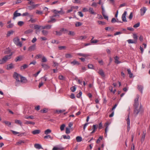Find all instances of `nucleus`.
<instances>
[{
  "instance_id": "nucleus-1",
  "label": "nucleus",
  "mask_w": 150,
  "mask_h": 150,
  "mask_svg": "<svg viewBox=\"0 0 150 150\" xmlns=\"http://www.w3.org/2000/svg\"><path fill=\"white\" fill-rule=\"evenodd\" d=\"M139 96L137 95L136 98L134 99V114L135 116H137L138 113L140 111L142 108V106L140 104L139 105L138 102Z\"/></svg>"
},
{
  "instance_id": "nucleus-2",
  "label": "nucleus",
  "mask_w": 150,
  "mask_h": 150,
  "mask_svg": "<svg viewBox=\"0 0 150 150\" xmlns=\"http://www.w3.org/2000/svg\"><path fill=\"white\" fill-rule=\"evenodd\" d=\"M5 54H8V55L5 56L3 58L0 60V64L5 63L8 60L11 58V57L13 54V53L11 52L10 50L9 49H6L4 52Z\"/></svg>"
},
{
  "instance_id": "nucleus-3",
  "label": "nucleus",
  "mask_w": 150,
  "mask_h": 150,
  "mask_svg": "<svg viewBox=\"0 0 150 150\" xmlns=\"http://www.w3.org/2000/svg\"><path fill=\"white\" fill-rule=\"evenodd\" d=\"M13 42L17 46L21 47L22 46V44L19 41V39L18 38L16 37L13 39Z\"/></svg>"
},
{
  "instance_id": "nucleus-4",
  "label": "nucleus",
  "mask_w": 150,
  "mask_h": 150,
  "mask_svg": "<svg viewBox=\"0 0 150 150\" xmlns=\"http://www.w3.org/2000/svg\"><path fill=\"white\" fill-rule=\"evenodd\" d=\"M22 76L18 74L16 72H15L13 75V77L14 78L16 79V81L17 82H20V80H19V78L21 79V77Z\"/></svg>"
},
{
  "instance_id": "nucleus-5",
  "label": "nucleus",
  "mask_w": 150,
  "mask_h": 150,
  "mask_svg": "<svg viewBox=\"0 0 150 150\" xmlns=\"http://www.w3.org/2000/svg\"><path fill=\"white\" fill-rule=\"evenodd\" d=\"M129 113L128 114L127 116V118L126 120L127 121V131L129 132L130 129V120L129 119Z\"/></svg>"
},
{
  "instance_id": "nucleus-6",
  "label": "nucleus",
  "mask_w": 150,
  "mask_h": 150,
  "mask_svg": "<svg viewBox=\"0 0 150 150\" xmlns=\"http://www.w3.org/2000/svg\"><path fill=\"white\" fill-rule=\"evenodd\" d=\"M18 11H16L13 13V20H15L16 18L18 16H21V14L20 13H18Z\"/></svg>"
},
{
  "instance_id": "nucleus-7",
  "label": "nucleus",
  "mask_w": 150,
  "mask_h": 150,
  "mask_svg": "<svg viewBox=\"0 0 150 150\" xmlns=\"http://www.w3.org/2000/svg\"><path fill=\"white\" fill-rule=\"evenodd\" d=\"M127 13V12L126 11H125L122 14V19L123 21L124 22H127V21L126 19V15Z\"/></svg>"
},
{
  "instance_id": "nucleus-8",
  "label": "nucleus",
  "mask_w": 150,
  "mask_h": 150,
  "mask_svg": "<svg viewBox=\"0 0 150 150\" xmlns=\"http://www.w3.org/2000/svg\"><path fill=\"white\" fill-rule=\"evenodd\" d=\"M147 10L146 8L145 7H143L140 9V14L142 16L144 15Z\"/></svg>"
},
{
  "instance_id": "nucleus-9",
  "label": "nucleus",
  "mask_w": 150,
  "mask_h": 150,
  "mask_svg": "<svg viewBox=\"0 0 150 150\" xmlns=\"http://www.w3.org/2000/svg\"><path fill=\"white\" fill-rule=\"evenodd\" d=\"M36 49V45L35 44L30 46L28 48V51L31 52L35 50Z\"/></svg>"
},
{
  "instance_id": "nucleus-10",
  "label": "nucleus",
  "mask_w": 150,
  "mask_h": 150,
  "mask_svg": "<svg viewBox=\"0 0 150 150\" xmlns=\"http://www.w3.org/2000/svg\"><path fill=\"white\" fill-rule=\"evenodd\" d=\"M21 80L20 81L23 83H26L28 82V80L25 77L22 76L21 77Z\"/></svg>"
},
{
  "instance_id": "nucleus-11",
  "label": "nucleus",
  "mask_w": 150,
  "mask_h": 150,
  "mask_svg": "<svg viewBox=\"0 0 150 150\" xmlns=\"http://www.w3.org/2000/svg\"><path fill=\"white\" fill-rule=\"evenodd\" d=\"M42 26L39 25H35L34 26V29L36 30V33H37V32L38 31V30L41 28Z\"/></svg>"
},
{
  "instance_id": "nucleus-12",
  "label": "nucleus",
  "mask_w": 150,
  "mask_h": 150,
  "mask_svg": "<svg viewBox=\"0 0 150 150\" xmlns=\"http://www.w3.org/2000/svg\"><path fill=\"white\" fill-rule=\"evenodd\" d=\"M77 54L80 56H82L85 57L90 56H91L89 54H84L82 53H79Z\"/></svg>"
},
{
  "instance_id": "nucleus-13",
  "label": "nucleus",
  "mask_w": 150,
  "mask_h": 150,
  "mask_svg": "<svg viewBox=\"0 0 150 150\" xmlns=\"http://www.w3.org/2000/svg\"><path fill=\"white\" fill-rule=\"evenodd\" d=\"M137 88L138 90L141 92V93H142L144 88L143 86L140 85H138Z\"/></svg>"
},
{
  "instance_id": "nucleus-14",
  "label": "nucleus",
  "mask_w": 150,
  "mask_h": 150,
  "mask_svg": "<svg viewBox=\"0 0 150 150\" xmlns=\"http://www.w3.org/2000/svg\"><path fill=\"white\" fill-rule=\"evenodd\" d=\"M41 66L45 70L49 68V67L46 64H42Z\"/></svg>"
},
{
  "instance_id": "nucleus-15",
  "label": "nucleus",
  "mask_w": 150,
  "mask_h": 150,
  "mask_svg": "<svg viewBox=\"0 0 150 150\" xmlns=\"http://www.w3.org/2000/svg\"><path fill=\"white\" fill-rule=\"evenodd\" d=\"M41 132V131L39 129H36L32 132V133L34 135L39 134Z\"/></svg>"
},
{
  "instance_id": "nucleus-16",
  "label": "nucleus",
  "mask_w": 150,
  "mask_h": 150,
  "mask_svg": "<svg viewBox=\"0 0 150 150\" xmlns=\"http://www.w3.org/2000/svg\"><path fill=\"white\" fill-rule=\"evenodd\" d=\"M88 11L91 14H92L95 15L96 14V13L94 11L93 8H92L90 7Z\"/></svg>"
},
{
  "instance_id": "nucleus-17",
  "label": "nucleus",
  "mask_w": 150,
  "mask_h": 150,
  "mask_svg": "<svg viewBox=\"0 0 150 150\" xmlns=\"http://www.w3.org/2000/svg\"><path fill=\"white\" fill-rule=\"evenodd\" d=\"M98 73L100 74L102 76L104 77L105 76V74L103 70L101 69H100L99 70Z\"/></svg>"
},
{
  "instance_id": "nucleus-18",
  "label": "nucleus",
  "mask_w": 150,
  "mask_h": 150,
  "mask_svg": "<svg viewBox=\"0 0 150 150\" xmlns=\"http://www.w3.org/2000/svg\"><path fill=\"white\" fill-rule=\"evenodd\" d=\"M71 64L72 65H79L80 64V63L78 62L75 60H74L73 61L71 62Z\"/></svg>"
},
{
  "instance_id": "nucleus-19",
  "label": "nucleus",
  "mask_w": 150,
  "mask_h": 150,
  "mask_svg": "<svg viewBox=\"0 0 150 150\" xmlns=\"http://www.w3.org/2000/svg\"><path fill=\"white\" fill-rule=\"evenodd\" d=\"M22 16H28L30 17H32L33 15L30 14L28 12H26L22 14Z\"/></svg>"
},
{
  "instance_id": "nucleus-20",
  "label": "nucleus",
  "mask_w": 150,
  "mask_h": 150,
  "mask_svg": "<svg viewBox=\"0 0 150 150\" xmlns=\"http://www.w3.org/2000/svg\"><path fill=\"white\" fill-rule=\"evenodd\" d=\"M13 68V64L11 63L7 65V69H10Z\"/></svg>"
},
{
  "instance_id": "nucleus-21",
  "label": "nucleus",
  "mask_w": 150,
  "mask_h": 150,
  "mask_svg": "<svg viewBox=\"0 0 150 150\" xmlns=\"http://www.w3.org/2000/svg\"><path fill=\"white\" fill-rule=\"evenodd\" d=\"M115 63L117 64H119L121 63V62L119 61L118 60V59H119V58L117 56H115Z\"/></svg>"
},
{
  "instance_id": "nucleus-22",
  "label": "nucleus",
  "mask_w": 150,
  "mask_h": 150,
  "mask_svg": "<svg viewBox=\"0 0 150 150\" xmlns=\"http://www.w3.org/2000/svg\"><path fill=\"white\" fill-rule=\"evenodd\" d=\"M34 147L35 148L38 149H40L42 148L41 145L38 144H35L34 145Z\"/></svg>"
},
{
  "instance_id": "nucleus-23",
  "label": "nucleus",
  "mask_w": 150,
  "mask_h": 150,
  "mask_svg": "<svg viewBox=\"0 0 150 150\" xmlns=\"http://www.w3.org/2000/svg\"><path fill=\"white\" fill-rule=\"evenodd\" d=\"M50 18H51V20H49L47 21V22L48 23H50L51 22H55L56 21V20L54 18H52V16H51L50 17Z\"/></svg>"
},
{
  "instance_id": "nucleus-24",
  "label": "nucleus",
  "mask_w": 150,
  "mask_h": 150,
  "mask_svg": "<svg viewBox=\"0 0 150 150\" xmlns=\"http://www.w3.org/2000/svg\"><path fill=\"white\" fill-rule=\"evenodd\" d=\"M22 59V57L21 56H20L16 57L15 59V61L16 62L21 61Z\"/></svg>"
},
{
  "instance_id": "nucleus-25",
  "label": "nucleus",
  "mask_w": 150,
  "mask_h": 150,
  "mask_svg": "<svg viewBox=\"0 0 150 150\" xmlns=\"http://www.w3.org/2000/svg\"><path fill=\"white\" fill-rule=\"evenodd\" d=\"M24 124L28 125V124H31L34 125L35 124V122H33L29 121H25V122L24 123Z\"/></svg>"
},
{
  "instance_id": "nucleus-26",
  "label": "nucleus",
  "mask_w": 150,
  "mask_h": 150,
  "mask_svg": "<svg viewBox=\"0 0 150 150\" xmlns=\"http://www.w3.org/2000/svg\"><path fill=\"white\" fill-rule=\"evenodd\" d=\"M76 140L77 142H80L82 141V138L80 136H77L76 137Z\"/></svg>"
},
{
  "instance_id": "nucleus-27",
  "label": "nucleus",
  "mask_w": 150,
  "mask_h": 150,
  "mask_svg": "<svg viewBox=\"0 0 150 150\" xmlns=\"http://www.w3.org/2000/svg\"><path fill=\"white\" fill-rule=\"evenodd\" d=\"M14 31L13 30H11L8 31L7 34V37H8L10 36L11 35H12Z\"/></svg>"
},
{
  "instance_id": "nucleus-28",
  "label": "nucleus",
  "mask_w": 150,
  "mask_h": 150,
  "mask_svg": "<svg viewBox=\"0 0 150 150\" xmlns=\"http://www.w3.org/2000/svg\"><path fill=\"white\" fill-rule=\"evenodd\" d=\"M33 32V30L32 29H30L25 31L24 33L25 34H29Z\"/></svg>"
},
{
  "instance_id": "nucleus-29",
  "label": "nucleus",
  "mask_w": 150,
  "mask_h": 150,
  "mask_svg": "<svg viewBox=\"0 0 150 150\" xmlns=\"http://www.w3.org/2000/svg\"><path fill=\"white\" fill-rule=\"evenodd\" d=\"M47 61V60L46 57L44 56H43L42 57L41 62L43 63L46 62Z\"/></svg>"
},
{
  "instance_id": "nucleus-30",
  "label": "nucleus",
  "mask_w": 150,
  "mask_h": 150,
  "mask_svg": "<svg viewBox=\"0 0 150 150\" xmlns=\"http://www.w3.org/2000/svg\"><path fill=\"white\" fill-rule=\"evenodd\" d=\"M127 71L128 72V74H129V77L130 78H131L133 74H132L131 72V71L129 69H127Z\"/></svg>"
},
{
  "instance_id": "nucleus-31",
  "label": "nucleus",
  "mask_w": 150,
  "mask_h": 150,
  "mask_svg": "<svg viewBox=\"0 0 150 150\" xmlns=\"http://www.w3.org/2000/svg\"><path fill=\"white\" fill-rule=\"evenodd\" d=\"M51 132V130L49 129H48L45 131V134L47 135Z\"/></svg>"
},
{
  "instance_id": "nucleus-32",
  "label": "nucleus",
  "mask_w": 150,
  "mask_h": 150,
  "mask_svg": "<svg viewBox=\"0 0 150 150\" xmlns=\"http://www.w3.org/2000/svg\"><path fill=\"white\" fill-rule=\"evenodd\" d=\"M65 57L66 58H71L72 57V56L70 54H66L65 55Z\"/></svg>"
},
{
  "instance_id": "nucleus-33",
  "label": "nucleus",
  "mask_w": 150,
  "mask_h": 150,
  "mask_svg": "<svg viewBox=\"0 0 150 150\" xmlns=\"http://www.w3.org/2000/svg\"><path fill=\"white\" fill-rule=\"evenodd\" d=\"M28 67V65L26 64H24L21 67V69H25L27 68Z\"/></svg>"
},
{
  "instance_id": "nucleus-34",
  "label": "nucleus",
  "mask_w": 150,
  "mask_h": 150,
  "mask_svg": "<svg viewBox=\"0 0 150 150\" xmlns=\"http://www.w3.org/2000/svg\"><path fill=\"white\" fill-rule=\"evenodd\" d=\"M127 42L129 44L131 43H136V41H133L131 39H129L127 40Z\"/></svg>"
},
{
  "instance_id": "nucleus-35",
  "label": "nucleus",
  "mask_w": 150,
  "mask_h": 150,
  "mask_svg": "<svg viewBox=\"0 0 150 150\" xmlns=\"http://www.w3.org/2000/svg\"><path fill=\"white\" fill-rule=\"evenodd\" d=\"M82 25V23L79 22H76L75 24L76 27H79L81 26Z\"/></svg>"
},
{
  "instance_id": "nucleus-36",
  "label": "nucleus",
  "mask_w": 150,
  "mask_h": 150,
  "mask_svg": "<svg viewBox=\"0 0 150 150\" xmlns=\"http://www.w3.org/2000/svg\"><path fill=\"white\" fill-rule=\"evenodd\" d=\"M62 137H63V138L64 139H70V136L69 135H68L67 136L65 135H63L62 136Z\"/></svg>"
},
{
  "instance_id": "nucleus-37",
  "label": "nucleus",
  "mask_w": 150,
  "mask_h": 150,
  "mask_svg": "<svg viewBox=\"0 0 150 150\" xmlns=\"http://www.w3.org/2000/svg\"><path fill=\"white\" fill-rule=\"evenodd\" d=\"M42 34L44 35H46L48 34V32L46 30H43L42 31Z\"/></svg>"
},
{
  "instance_id": "nucleus-38",
  "label": "nucleus",
  "mask_w": 150,
  "mask_h": 150,
  "mask_svg": "<svg viewBox=\"0 0 150 150\" xmlns=\"http://www.w3.org/2000/svg\"><path fill=\"white\" fill-rule=\"evenodd\" d=\"M60 31L61 32H63L64 33H66L68 32V30L67 29L64 28H62L61 29Z\"/></svg>"
},
{
  "instance_id": "nucleus-39",
  "label": "nucleus",
  "mask_w": 150,
  "mask_h": 150,
  "mask_svg": "<svg viewBox=\"0 0 150 150\" xmlns=\"http://www.w3.org/2000/svg\"><path fill=\"white\" fill-rule=\"evenodd\" d=\"M65 111V110H57L56 111V112H57L58 114H59L60 113H62Z\"/></svg>"
},
{
  "instance_id": "nucleus-40",
  "label": "nucleus",
  "mask_w": 150,
  "mask_h": 150,
  "mask_svg": "<svg viewBox=\"0 0 150 150\" xmlns=\"http://www.w3.org/2000/svg\"><path fill=\"white\" fill-rule=\"evenodd\" d=\"M55 33H56V35H58V36H60L61 35H62V33L61 32L60 30V31H55Z\"/></svg>"
},
{
  "instance_id": "nucleus-41",
  "label": "nucleus",
  "mask_w": 150,
  "mask_h": 150,
  "mask_svg": "<svg viewBox=\"0 0 150 150\" xmlns=\"http://www.w3.org/2000/svg\"><path fill=\"white\" fill-rule=\"evenodd\" d=\"M82 92L80 91L79 93L77 94L76 95V97L78 98H80L82 95Z\"/></svg>"
},
{
  "instance_id": "nucleus-42",
  "label": "nucleus",
  "mask_w": 150,
  "mask_h": 150,
  "mask_svg": "<svg viewBox=\"0 0 150 150\" xmlns=\"http://www.w3.org/2000/svg\"><path fill=\"white\" fill-rule=\"evenodd\" d=\"M24 22L22 21H19L18 23V25L20 26H22Z\"/></svg>"
},
{
  "instance_id": "nucleus-43",
  "label": "nucleus",
  "mask_w": 150,
  "mask_h": 150,
  "mask_svg": "<svg viewBox=\"0 0 150 150\" xmlns=\"http://www.w3.org/2000/svg\"><path fill=\"white\" fill-rule=\"evenodd\" d=\"M65 127V124H62V125L60 127V129L61 131H62L64 129V127Z\"/></svg>"
},
{
  "instance_id": "nucleus-44",
  "label": "nucleus",
  "mask_w": 150,
  "mask_h": 150,
  "mask_svg": "<svg viewBox=\"0 0 150 150\" xmlns=\"http://www.w3.org/2000/svg\"><path fill=\"white\" fill-rule=\"evenodd\" d=\"M58 48L59 50H62L66 49V47L65 46H59Z\"/></svg>"
},
{
  "instance_id": "nucleus-45",
  "label": "nucleus",
  "mask_w": 150,
  "mask_h": 150,
  "mask_svg": "<svg viewBox=\"0 0 150 150\" xmlns=\"http://www.w3.org/2000/svg\"><path fill=\"white\" fill-rule=\"evenodd\" d=\"M15 123L16 124H19L21 125L22 124L21 122L19 120H15Z\"/></svg>"
},
{
  "instance_id": "nucleus-46",
  "label": "nucleus",
  "mask_w": 150,
  "mask_h": 150,
  "mask_svg": "<svg viewBox=\"0 0 150 150\" xmlns=\"http://www.w3.org/2000/svg\"><path fill=\"white\" fill-rule=\"evenodd\" d=\"M3 123H5L6 125H8V126L10 125L11 124V122L6 121H4Z\"/></svg>"
},
{
  "instance_id": "nucleus-47",
  "label": "nucleus",
  "mask_w": 150,
  "mask_h": 150,
  "mask_svg": "<svg viewBox=\"0 0 150 150\" xmlns=\"http://www.w3.org/2000/svg\"><path fill=\"white\" fill-rule=\"evenodd\" d=\"M13 26V23H10L7 26V27L8 28H12Z\"/></svg>"
},
{
  "instance_id": "nucleus-48",
  "label": "nucleus",
  "mask_w": 150,
  "mask_h": 150,
  "mask_svg": "<svg viewBox=\"0 0 150 150\" xmlns=\"http://www.w3.org/2000/svg\"><path fill=\"white\" fill-rule=\"evenodd\" d=\"M140 25V23L138 22L137 23L135 24L133 26V27L134 28H137L138 27H139Z\"/></svg>"
},
{
  "instance_id": "nucleus-49",
  "label": "nucleus",
  "mask_w": 150,
  "mask_h": 150,
  "mask_svg": "<svg viewBox=\"0 0 150 150\" xmlns=\"http://www.w3.org/2000/svg\"><path fill=\"white\" fill-rule=\"evenodd\" d=\"M75 33L74 31H69V33H68V35H75Z\"/></svg>"
},
{
  "instance_id": "nucleus-50",
  "label": "nucleus",
  "mask_w": 150,
  "mask_h": 150,
  "mask_svg": "<svg viewBox=\"0 0 150 150\" xmlns=\"http://www.w3.org/2000/svg\"><path fill=\"white\" fill-rule=\"evenodd\" d=\"M98 127V125H93V130L96 131V129H97Z\"/></svg>"
},
{
  "instance_id": "nucleus-51",
  "label": "nucleus",
  "mask_w": 150,
  "mask_h": 150,
  "mask_svg": "<svg viewBox=\"0 0 150 150\" xmlns=\"http://www.w3.org/2000/svg\"><path fill=\"white\" fill-rule=\"evenodd\" d=\"M42 55L41 54H38L36 55L35 58L37 59H38L42 57Z\"/></svg>"
},
{
  "instance_id": "nucleus-52",
  "label": "nucleus",
  "mask_w": 150,
  "mask_h": 150,
  "mask_svg": "<svg viewBox=\"0 0 150 150\" xmlns=\"http://www.w3.org/2000/svg\"><path fill=\"white\" fill-rule=\"evenodd\" d=\"M70 89L71 91L72 92H74L76 90V88L75 86H74L71 87Z\"/></svg>"
},
{
  "instance_id": "nucleus-53",
  "label": "nucleus",
  "mask_w": 150,
  "mask_h": 150,
  "mask_svg": "<svg viewBox=\"0 0 150 150\" xmlns=\"http://www.w3.org/2000/svg\"><path fill=\"white\" fill-rule=\"evenodd\" d=\"M51 42L52 43H57L58 44L59 43V42L58 41H57L56 40H52Z\"/></svg>"
},
{
  "instance_id": "nucleus-54",
  "label": "nucleus",
  "mask_w": 150,
  "mask_h": 150,
  "mask_svg": "<svg viewBox=\"0 0 150 150\" xmlns=\"http://www.w3.org/2000/svg\"><path fill=\"white\" fill-rule=\"evenodd\" d=\"M22 143H24V142L21 140H20L16 143V145H19Z\"/></svg>"
},
{
  "instance_id": "nucleus-55",
  "label": "nucleus",
  "mask_w": 150,
  "mask_h": 150,
  "mask_svg": "<svg viewBox=\"0 0 150 150\" xmlns=\"http://www.w3.org/2000/svg\"><path fill=\"white\" fill-rule=\"evenodd\" d=\"M78 14L79 16H80L81 17H82L83 16V15L82 13V12L81 11H79L78 12Z\"/></svg>"
},
{
  "instance_id": "nucleus-56",
  "label": "nucleus",
  "mask_w": 150,
  "mask_h": 150,
  "mask_svg": "<svg viewBox=\"0 0 150 150\" xmlns=\"http://www.w3.org/2000/svg\"><path fill=\"white\" fill-rule=\"evenodd\" d=\"M133 38L134 39V41H136V42H137V35L135 34H133Z\"/></svg>"
},
{
  "instance_id": "nucleus-57",
  "label": "nucleus",
  "mask_w": 150,
  "mask_h": 150,
  "mask_svg": "<svg viewBox=\"0 0 150 150\" xmlns=\"http://www.w3.org/2000/svg\"><path fill=\"white\" fill-rule=\"evenodd\" d=\"M25 118L27 119H28L29 118H30L31 119H33L34 118V117L33 116L31 115L29 116H26L25 117Z\"/></svg>"
},
{
  "instance_id": "nucleus-58",
  "label": "nucleus",
  "mask_w": 150,
  "mask_h": 150,
  "mask_svg": "<svg viewBox=\"0 0 150 150\" xmlns=\"http://www.w3.org/2000/svg\"><path fill=\"white\" fill-rule=\"evenodd\" d=\"M52 27V25H46V29L49 30Z\"/></svg>"
},
{
  "instance_id": "nucleus-59",
  "label": "nucleus",
  "mask_w": 150,
  "mask_h": 150,
  "mask_svg": "<svg viewBox=\"0 0 150 150\" xmlns=\"http://www.w3.org/2000/svg\"><path fill=\"white\" fill-rule=\"evenodd\" d=\"M88 67L89 69H93V65L91 64H89L88 65Z\"/></svg>"
},
{
  "instance_id": "nucleus-60",
  "label": "nucleus",
  "mask_w": 150,
  "mask_h": 150,
  "mask_svg": "<svg viewBox=\"0 0 150 150\" xmlns=\"http://www.w3.org/2000/svg\"><path fill=\"white\" fill-rule=\"evenodd\" d=\"M36 13L37 14L40 15H42L43 14V12L42 11L39 10H37Z\"/></svg>"
},
{
  "instance_id": "nucleus-61",
  "label": "nucleus",
  "mask_w": 150,
  "mask_h": 150,
  "mask_svg": "<svg viewBox=\"0 0 150 150\" xmlns=\"http://www.w3.org/2000/svg\"><path fill=\"white\" fill-rule=\"evenodd\" d=\"M65 132L66 134H69L70 133V129L68 128H66Z\"/></svg>"
},
{
  "instance_id": "nucleus-62",
  "label": "nucleus",
  "mask_w": 150,
  "mask_h": 150,
  "mask_svg": "<svg viewBox=\"0 0 150 150\" xmlns=\"http://www.w3.org/2000/svg\"><path fill=\"white\" fill-rule=\"evenodd\" d=\"M58 78L60 80H64V77L62 75H60L59 76Z\"/></svg>"
},
{
  "instance_id": "nucleus-63",
  "label": "nucleus",
  "mask_w": 150,
  "mask_h": 150,
  "mask_svg": "<svg viewBox=\"0 0 150 150\" xmlns=\"http://www.w3.org/2000/svg\"><path fill=\"white\" fill-rule=\"evenodd\" d=\"M91 43H96L98 42V40H91Z\"/></svg>"
},
{
  "instance_id": "nucleus-64",
  "label": "nucleus",
  "mask_w": 150,
  "mask_h": 150,
  "mask_svg": "<svg viewBox=\"0 0 150 150\" xmlns=\"http://www.w3.org/2000/svg\"><path fill=\"white\" fill-rule=\"evenodd\" d=\"M97 4L96 2H93L92 5H91V6H93V7H96V6H97Z\"/></svg>"
}]
</instances>
